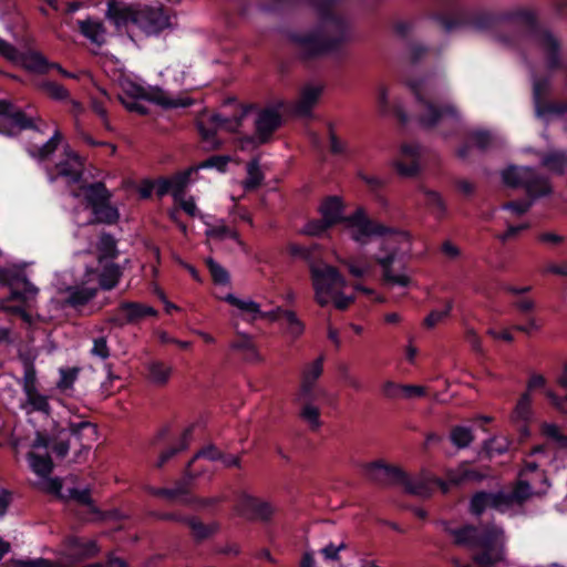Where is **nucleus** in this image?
Instances as JSON below:
<instances>
[{"mask_svg": "<svg viewBox=\"0 0 567 567\" xmlns=\"http://www.w3.org/2000/svg\"><path fill=\"white\" fill-rule=\"evenodd\" d=\"M400 486H402L409 494L420 497H430L435 487H440L443 493L449 491L446 482L435 478L426 472H422L416 476H409L404 472V480L401 481Z\"/></svg>", "mask_w": 567, "mask_h": 567, "instance_id": "9b49d317", "label": "nucleus"}, {"mask_svg": "<svg viewBox=\"0 0 567 567\" xmlns=\"http://www.w3.org/2000/svg\"><path fill=\"white\" fill-rule=\"evenodd\" d=\"M533 44L542 52L545 58L546 66L554 71L560 66L559 43L547 31H540L532 35Z\"/></svg>", "mask_w": 567, "mask_h": 567, "instance_id": "dca6fc26", "label": "nucleus"}, {"mask_svg": "<svg viewBox=\"0 0 567 567\" xmlns=\"http://www.w3.org/2000/svg\"><path fill=\"white\" fill-rule=\"evenodd\" d=\"M60 142H61V134L59 131H55L53 136L48 142H45L41 147L30 146L28 148V152L32 157L43 161V159H47L50 155H52L56 151Z\"/></svg>", "mask_w": 567, "mask_h": 567, "instance_id": "c03bdc74", "label": "nucleus"}, {"mask_svg": "<svg viewBox=\"0 0 567 567\" xmlns=\"http://www.w3.org/2000/svg\"><path fill=\"white\" fill-rule=\"evenodd\" d=\"M97 259L100 264L114 259L118 255L115 238L110 234H102L97 243Z\"/></svg>", "mask_w": 567, "mask_h": 567, "instance_id": "ea45409f", "label": "nucleus"}, {"mask_svg": "<svg viewBox=\"0 0 567 567\" xmlns=\"http://www.w3.org/2000/svg\"><path fill=\"white\" fill-rule=\"evenodd\" d=\"M256 135L260 143H266L280 125V115L274 110H264L255 121Z\"/></svg>", "mask_w": 567, "mask_h": 567, "instance_id": "393cba45", "label": "nucleus"}, {"mask_svg": "<svg viewBox=\"0 0 567 567\" xmlns=\"http://www.w3.org/2000/svg\"><path fill=\"white\" fill-rule=\"evenodd\" d=\"M83 159L73 151H65L64 158L55 165L56 176L65 177L71 183H78L83 175Z\"/></svg>", "mask_w": 567, "mask_h": 567, "instance_id": "aec40b11", "label": "nucleus"}, {"mask_svg": "<svg viewBox=\"0 0 567 567\" xmlns=\"http://www.w3.org/2000/svg\"><path fill=\"white\" fill-rule=\"evenodd\" d=\"M199 458H206V460H209V461H216V460L221 458V453L218 450H216L214 446H208V447H205L202 451H199L193 457V460L187 464L186 472H185V480L186 481H190V480H193V478H195V477L200 475V472H198L195 468H193L194 464Z\"/></svg>", "mask_w": 567, "mask_h": 567, "instance_id": "37998d69", "label": "nucleus"}, {"mask_svg": "<svg viewBox=\"0 0 567 567\" xmlns=\"http://www.w3.org/2000/svg\"><path fill=\"white\" fill-rule=\"evenodd\" d=\"M323 372V358L319 357L312 362L307 363L302 369L301 382L297 395L302 398H319L323 391L317 381Z\"/></svg>", "mask_w": 567, "mask_h": 567, "instance_id": "4468645a", "label": "nucleus"}, {"mask_svg": "<svg viewBox=\"0 0 567 567\" xmlns=\"http://www.w3.org/2000/svg\"><path fill=\"white\" fill-rule=\"evenodd\" d=\"M318 398H302L296 395V402L299 404V416L309 426L311 431H318L322 422L320 420V409L313 404Z\"/></svg>", "mask_w": 567, "mask_h": 567, "instance_id": "bb28decb", "label": "nucleus"}, {"mask_svg": "<svg viewBox=\"0 0 567 567\" xmlns=\"http://www.w3.org/2000/svg\"><path fill=\"white\" fill-rule=\"evenodd\" d=\"M206 235L209 238L219 239V240H223V239H226V238H231V239L236 240V243L244 250H246V245L240 239L238 233L234 228H230V227H228V226H226L224 224H219V225H215V226L209 227L206 230Z\"/></svg>", "mask_w": 567, "mask_h": 567, "instance_id": "49530a36", "label": "nucleus"}, {"mask_svg": "<svg viewBox=\"0 0 567 567\" xmlns=\"http://www.w3.org/2000/svg\"><path fill=\"white\" fill-rule=\"evenodd\" d=\"M230 348L240 352L244 360L248 362H260L262 360L252 338L248 334H238L230 343Z\"/></svg>", "mask_w": 567, "mask_h": 567, "instance_id": "2f4dec72", "label": "nucleus"}, {"mask_svg": "<svg viewBox=\"0 0 567 567\" xmlns=\"http://www.w3.org/2000/svg\"><path fill=\"white\" fill-rule=\"evenodd\" d=\"M420 150L414 144L401 146L400 156L394 162V167L402 176H413L419 171Z\"/></svg>", "mask_w": 567, "mask_h": 567, "instance_id": "4be33fe9", "label": "nucleus"}, {"mask_svg": "<svg viewBox=\"0 0 567 567\" xmlns=\"http://www.w3.org/2000/svg\"><path fill=\"white\" fill-rule=\"evenodd\" d=\"M22 63L32 72L47 73L49 71V61L40 52H29L22 58Z\"/></svg>", "mask_w": 567, "mask_h": 567, "instance_id": "09e8293b", "label": "nucleus"}, {"mask_svg": "<svg viewBox=\"0 0 567 567\" xmlns=\"http://www.w3.org/2000/svg\"><path fill=\"white\" fill-rule=\"evenodd\" d=\"M449 533L456 545L478 549L472 556L478 567H494L505 559L504 530L494 524L481 528L464 525L450 529Z\"/></svg>", "mask_w": 567, "mask_h": 567, "instance_id": "f03ea898", "label": "nucleus"}, {"mask_svg": "<svg viewBox=\"0 0 567 567\" xmlns=\"http://www.w3.org/2000/svg\"><path fill=\"white\" fill-rule=\"evenodd\" d=\"M443 310H432L424 319L423 324L427 329H432L436 327L439 323H441L444 319H446L452 309H453V301L446 300L444 303Z\"/></svg>", "mask_w": 567, "mask_h": 567, "instance_id": "4d7b16f0", "label": "nucleus"}, {"mask_svg": "<svg viewBox=\"0 0 567 567\" xmlns=\"http://www.w3.org/2000/svg\"><path fill=\"white\" fill-rule=\"evenodd\" d=\"M190 434H192V429L190 427L186 429L182 434L181 442H179L178 446L168 449L167 451L163 452L159 455L158 461L156 462V467H158V468L163 467L164 464L169 458H172L178 452L185 450L188 446V443L190 440Z\"/></svg>", "mask_w": 567, "mask_h": 567, "instance_id": "6e6d98bb", "label": "nucleus"}, {"mask_svg": "<svg viewBox=\"0 0 567 567\" xmlns=\"http://www.w3.org/2000/svg\"><path fill=\"white\" fill-rule=\"evenodd\" d=\"M87 207L92 209L96 221L115 224L118 220V212L110 203L112 194L104 183L96 182L81 186Z\"/></svg>", "mask_w": 567, "mask_h": 567, "instance_id": "423d86ee", "label": "nucleus"}, {"mask_svg": "<svg viewBox=\"0 0 567 567\" xmlns=\"http://www.w3.org/2000/svg\"><path fill=\"white\" fill-rule=\"evenodd\" d=\"M342 262L348 267L349 272L353 277H364L372 271L373 265L372 262L364 257H350L348 259L342 260Z\"/></svg>", "mask_w": 567, "mask_h": 567, "instance_id": "de8ad7c7", "label": "nucleus"}, {"mask_svg": "<svg viewBox=\"0 0 567 567\" xmlns=\"http://www.w3.org/2000/svg\"><path fill=\"white\" fill-rule=\"evenodd\" d=\"M198 172V167L192 166L185 171L178 172L171 176V184L173 188V199L184 196L185 188L190 182L194 173Z\"/></svg>", "mask_w": 567, "mask_h": 567, "instance_id": "a19ab883", "label": "nucleus"}, {"mask_svg": "<svg viewBox=\"0 0 567 567\" xmlns=\"http://www.w3.org/2000/svg\"><path fill=\"white\" fill-rule=\"evenodd\" d=\"M80 368H66L60 370V380L56 385L60 390L66 391L72 389L75 380L78 379Z\"/></svg>", "mask_w": 567, "mask_h": 567, "instance_id": "680f3d73", "label": "nucleus"}, {"mask_svg": "<svg viewBox=\"0 0 567 567\" xmlns=\"http://www.w3.org/2000/svg\"><path fill=\"white\" fill-rule=\"evenodd\" d=\"M518 477L522 478L524 483H527V486H529L534 493H537L539 496L546 494L549 486L546 473L540 470L535 462L526 461Z\"/></svg>", "mask_w": 567, "mask_h": 567, "instance_id": "412c9836", "label": "nucleus"}, {"mask_svg": "<svg viewBox=\"0 0 567 567\" xmlns=\"http://www.w3.org/2000/svg\"><path fill=\"white\" fill-rule=\"evenodd\" d=\"M300 53L313 56L337 50L348 37L342 23L333 17L324 19L322 27L313 33L295 34L291 37Z\"/></svg>", "mask_w": 567, "mask_h": 567, "instance_id": "20e7f679", "label": "nucleus"}, {"mask_svg": "<svg viewBox=\"0 0 567 567\" xmlns=\"http://www.w3.org/2000/svg\"><path fill=\"white\" fill-rule=\"evenodd\" d=\"M65 550L75 559H84L95 556L99 547L92 539L70 538L65 543Z\"/></svg>", "mask_w": 567, "mask_h": 567, "instance_id": "cd10ccee", "label": "nucleus"}, {"mask_svg": "<svg viewBox=\"0 0 567 567\" xmlns=\"http://www.w3.org/2000/svg\"><path fill=\"white\" fill-rule=\"evenodd\" d=\"M138 10L116 0L107 1L106 17L117 28L128 27L130 24H136V17Z\"/></svg>", "mask_w": 567, "mask_h": 567, "instance_id": "5701e85b", "label": "nucleus"}, {"mask_svg": "<svg viewBox=\"0 0 567 567\" xmlns=\"http://www.w3.org/2000/svg\"><path fill=\"white\" fill-rule=\"evenodd\" d=\"M97 292V288L95 287H69L66 289V300L68 306L79 309L85 306L89 301H91Z\"/></svg>", "mask_w": 567, "mask_h": 567, "instance_id": "72a5a7b5", "label": "nucleus"}, {"mask_svg": "<svg viewBox=\"0 0 567 567\" xmlns=\"http://www.w3.org/2000/svg\"><path fill=\"white\" fill-rule=\"evenodd\" d=\"M102 265L103 270L99 276L100 287L104 290H111L117 285L122 276L121 268L113 262H103Z\"/></svg>", "mask_w": 567, "mask_h": 567, "instance_id": "58836bf2", "label": "nucleus"}, {"mask_svg": "<svg viewBox=\"0 0 567 567\" xmlns=\"http://www.w3.org/2000/svg\"><path fill=\"white\" fill-rule=\"evenodd\" d=\"M240 123L241 116L226 118L219 114H204L198 118L197 126L203 141L210 148H216L218 146V141L216 140L217 131L235 132L240 126Z\"/></svg>", "mask_w": 567, "mask_h": 567, "instance_id": "6e6552de", "label": "nucleus"}, {"mask_svg": "<svg viewBox=\"0 0 567 567\" xmlns=\"http://www.w3.org/2000/svg\"><path fill=\"white\" fill-rule=\"evenodd\" d=\"M533 419V398L529 393H522L509 414V422L519 432L522 439L529 436V425Z\"/></svg>", "mask_w": 567, "mask_h": 567, "instance_id": "ddd939ff", "label": "nucleus"}, {"mask_svg": "<svg viewBox=\"0 0 567 567\" xmlns=\"http://www.w3.org/2000/svg\"><path fill=\"white\" fill-rule=\"evenodd\" d=\"M20 282L22 290H19V284H17L16 288L12 290V298L27 299L29 297H34L38 293V288L34 285H32L28 279L22 278Z\"/></svg>", "mask_w": 567, "mask_h": 567, "instance_id": "e2e57ef3", "label": "nucleus"}, {"mask_svg": "<svg viewBox=\"0 0 567 567\" xmlns=\"http://www.w3.org/2000/svg\"><path fill=\"white\" fill-rule=\"evenodd\" d=\"M416 97V113L419 122L424 127H433L440 124L456 125L460 114L451 103L440 102L433 85L427 80H422L411 85Z\"/></svg>", "mask_w": 567, "mask_h": 567, "instance_id": "7ed1b4c3", "label": "nucleus"}, {"mask_svg": "<svg viewBox=\"0 0 567 567\" xmlns=\"http://www.w3.org/2000/svg\"><path fill=\"white\" fill-rule=\"evenodd\" d=\"M450 439L458 449L467 447L474 440L473 432L466 426H455L451 430Z\"/></svg>", "mask_w": 567, "mask_h": 567, "instance_id": "864d4df0", "label": "nucleus"}, {"mask_svg": "<svg viewBox=\"0 0 567 567\" xmlns=\"http://www.w3.org/2000/svg\"><path fill=\"white\" fill-rule=\"evenodd\" d=\"M539 496L537 493H534V491L527 486V483H524L522 478L518 477V481L513 489L512 493L505 494V505L506 508L514 505V504H523L527 499Z\"/></svg>", "mask_w": 567, "mask_h": 567, "instance_id": "4c0bfd02", "label": "nucleus"}, {"mask_svg": "<svg viewBox=\"0 0 567 567\" xmlns=\"http://www.w3.org/2000/svg\"><path fill=\"white\" fill-rule=\"evenodd\" d=\"M284 319L286 321V332L292 339H298L305 332V324L298 318L297 313L292 310L284 311Z\"/></svg>", "mask_w": 567, "mask_h": 567, "instance_id": "603ef678", "label": "nucleus"}, {"mask_svg": "<svg viewBox=\"0 0 567 567\" xmlns=\"http://www.w3.org/2000/svg\"><path fill=\"white\" fill-rule=\"evenodd\" d=\"M224 300L237 309L238 316L248 321L252 322L261 315L260 305L251 299H240L229 293Z\"/></svg>", "mask_w": 567, "mask_h": 567, "instance_id": "7c9ffc66", "label": "nucleus"}, {"mask_svg": "<svg viewBox=\"0 0 567 567\" xmlns=\"http://www.w3.org/2000/svg\"><path fill=\"white\" fill-rule=\"evenodd\" d=\"M40 89L49 97L56 101H65L70 97L69 91L61 84L53 81H44L40 84Z\"/></svg>", "mask_w": 567, "mask_h": 567, "instance_id": "13d9d810", "label": "nucleus"}, {"mask_svg": "<svg viewBox=\"0 0 567 567\" xmlns=\"http://www.w3.org/2000/svg\"><path fill=\"white\" fill-rule=\"evenodd\" d=\"M542 165L556 175H563L567 169V153L551 151L542 157Z\"/></svg>", "mask_w": 567, "mask_h": 567, "instance_id": "e433bc0d", "label": "nucleus"}, {"mask_svg": "<svg viewBox=\"0 0 567 567\" xmlns=\"http://www.w3.org/2000/svg\"><path fill=\"white\" fill-rule=\"evenodd\" d=\"M141 96L150 102H153L157 105H161L165 109H173L178 107L182 104L178 102V100L172 99L167 95L166 92L156 89L152 90L150 92H143Z\"/></svg>", "mask_w": 567, "mask_h": 567, "instance_id": "8fccbe9b", "label": "nucleus"}, {"mask_svg": "<svg viewBox=\"0 0 567 567\" xmlns=\"http://www.w3.org/2000/svg\"><path fill=\"white\" fill-rule=\"evenodd\" d=\"M540 432L543 435L563 445H567V436L561 434L559 427L556 424L545 422L540 425Z\"/></svg>", "mask_w": 567, "mask_h": 567, "instance_id": "338daca9", "label": "nucleus"}, {"mask_svg": "<svg viewBox=\"0 0 567 567\" xmlns=\"http://www.w3.org/2000/svg\"><path fill=\"white\" fill-rule=\"evenodd\" d=\"M264 179V175L261 173L259 162L257 159H252L247 165V177L243 182V186L246 190H252L260 186Z\"/></svg>", "mask_w": 567, "mask_h": 567, "instance_id": "3c124183", "label": "nucleus"}, {"mask_svg": "<svg viewBox=\"0 0 567 567\" xmlns=\"http://www.w3.org/2000/svg\"><path fill=\"white\" fill-rule=\"evenodd\" d=\"M91 354L96 358H100L101 360H106L110 358L111 350L106 337H99L93 340Z\"/></svg>", "mask_w": 567, "mask_h": 567, "instance_id": "0e129e2a", "label": "nucleus"}, {"mask_svg": "<svg viewBox=\"0 0 567 567\" xmlns=\"http://www.w3.org/2000/svg\"><path fill=\"white\" fill-rule=\"evenodd\" d=\"M147 492L154 496L165 497L169 501H175L177 497L187 493V487L184 485H177L174 488H155L147 487Z\"/></svg>", "mask_w": 567, "mask_h": 567, "instance_id": "052dcab7", "label": "nucleus"}, {"mask_svg": "<svg viewBox=\"0 0 567 567\" xmlns=\"http://www.w3.org/2000/svg\"><path fill=\"white\" fill-rule=\"evenodd\" d=\"M21 385L24 394V399L21 402V409L27 414L38 412L49 415L51 413L49 396L42 394L38 389L37 372L32 362H24Z\"/></svg>", "mask_w": 567, "mask_h": 567, "instance_id": "0eeeda50", "label": "nucleus"}, {"mask_svg": "<svg viewBox=\"0 0 567 567\" xmlns=\"http://www.w3.org/2000/svg\"><path fill=\"white\" fill-rule=\"evenodd\" d=\"M164 520H176L185 523L192 532L196 542H203L215 535L219 530L218 523L204 524L197 517H181L175 514H164L159 516Z\"/></svg>", "mask_w": 567, "mask_h": 567, "instance_id": "6ab92c4d", "label": "nucleus"}, {"mask_svg": "<svg viewBox=\"0 0 567 567\" xmlns=\"http://www.w3.org/2000/svg\"><path fill=\"white\" fill-rule=\"evenodd\" d=\"M365 475L368 480L382 486L401 485V481L404 480V472L401 468L381 462L369 464Z\"/></svg>", "mask_w": 567, "mask_h": 567, "instance_id": "2eb2a0df", "label": "nucleus"}, {"mask_svg": "<svg viewBox=\"0 0 567 567\" xmlns=\"http://www.w3.org/2000/svg\"><path fill=\"white\" fill-rule=\"evenodd\" d=\"M381 393L390 400L403 399V384L393 381H385L381 386Z\"/></svg>", "mask_w": 567, "mask_h": 567, "instance_id": "69168bd1", "label": "nucleus"}, {"mask_svg": "<svg viewBox=\"0 0 567 567\" xmlns=\"http://www.w3.org/2000/svg\"><path fill=\"white\" fill-rule=\"evenodd\" d=\"M236 512L248 520H269L276 513V508L269 502L249 495L239 497Z\"/></svg>", "mask_w": 567, "mask_h": 567, "instance_id": "f8f14e48", "label": "nucleus"}, {"mask_svg": "<svg viewBox=\"0 0 567 567\" xmlns=\"http://www.w3.org/2000/svg\"><path fill=\"white\" fill-rule=\"evenodd\" d=\"M320 213L327 224L336 225L340 221L344 223V218L342 216V203L339 197H329L324 199L320 206Z\"/></svg>", "mask_w": 567, "mask_h": 567, "instance_id": "c9c22d12", "label": "nucleus"}, {"mask_svg": "<svg viewBox=\"0 0 567 567\" xmlns=\"http://www.w3.org/2000/svg\"><path fill=\"white\" fill-rule=\"evenodd\" d=\"M422 192L424 195L425 204L429 206L432 214L436 218H442L445 214V204H444L442 197L440 196V194H437L434 190H429V189H423Z\"/></svg>", "mask_w": 567, "mask_h": 567, "instance_id": "5fc2aeb1", "label": "nucleus"}, {"mask_svg": "<svg viewBox=\"0 0 567 567\" xmlns=\"http://www.w3.org/2000/svg\"><path fill=\"white\" fill-rule=\"evenodd\" d=\"M168 23V18L162 9L145 8L138 10L135 27L146 35H152L159 33Z\"/></svg>", "mask_w": 567, "mask_h": 567, "instance_id": "f3484780", "label": "nucleus"}, {"mask_svg": "<svg viewBox=\"0 0 567 567\" xmlns=\"http://www.w3.org/2000/svg\"><path fill=\"white\" fill-rule=\"evenodd\" d=\"M173 374V367L163 361H151L146 364V379L155 386H164Z\"/></svg>", "mask_w": 567, "mask_h": 567, "instance_id": "c85d7f7f", "label": "nucleus"}, {"mask_svg": "<svg viewBox=\"0 0 567 567\" xmlns=\"http://www.w3.org/2000/svg\"><path fill=\"white\" fill-rule=\"evenodd\" d=\"M174 202L178 205V207L184 210L188 216L196 217L198 214V209L193 196L185 197L181 196L179 198H175Z\"/></svg>", "mask_w": 567, "mask_h": 567, "instance_id": "774afa93", "label": "nucleus"}, {"mask_svg": "<svg viewBox=\"0 0 567 567\" xmlns=\"http://www.w3.org/2000/svg\"><path fill=\"white\" fill-rule=\"evenodd\" d=\"M310 278L315 290V300L324 307L347 286L346 279L337 268L326 262L310 265Z\"/></svg>", "mask_w": 567, "mask_h": 567, "instance_id": "39448f33", "label": "nucleus"}, {"mask_svg": "<svg viewBox=\"0 0 567 567\" xmlns=\"http://www.w3.org/2000/svg\"><path fill=\"white\" fill-rule=\"evenodd\" d=\"M206 265L215 284L226 285L229 282L228 271L213 258L206 260Z\"/></svg>", "mask_w": 567, "mask_h": 567, "instance_id": "bf43d9fd", "label": "nucleus"}, {"mask_svg": "<svg viewBox=\"0 0 567 567\" xmlns=\"http://www.w3.org/2000/svg\"><path fill=\"white\" fill-rule=\"evenodd\" d=\"M322 90L323 87L320 84L305 85L300 91L298 100L295 102L293 111L302 116L310 114L311 110L318 103Z\"/></svg>", "mask_w": 567, "mask_h": 567, "instance_id": "a878e982", "label": "nucleus"}, {"mask_svg": "<svg viewBox=\"0 0 567 567\" xmlns=\"http://www.w3.org/2000/svg\"><path fill=\"white\" fill-rule=\"evenodd\" d=\"M346 228L350 237L361 244H367L374 236H382L380 251L374 256L375 262L381 267V280L388 288L408 287L411 277L405 268L395 271L394 265L400 252L399 237L386 236L390 228L367 217L363 208L359 207L353 214L344 218Z\"/></svg>", "mask_w": 567, "mask_h": 567, "instance_id": "f257e3e1", "label": "nucleus"}, {"mask_svg": "<svg viewBox=\"0 0 567 567\" xmlns=\"http://www.w3.org/2000/svg\"><path fill=\"white\" fill-rule=\"evenodd\" d=\"M49 446V439L38 432L31 444V451L28 453L31 471L42 478H47L53 470V462L47 452Z\"/></svg>", "mask_w": 567, "mask_h": 567, "instance_id": "1a4fd4ad", "label": "nucleus"}, {"mask_svg": "<svg viewBox=\"0 0 567 567\" xmlns=\"http://www.w3.org/2000/svg\"><path fill=\"white\" fill-rule=\"evenodd\" d=\"M61 498H65L68 501H73L76 504L86 507V514L87 515H94L97 513V509L93 503V499L91 497V493L89 489H76L71 488L69 489V494L66 496H61Z\"/></svg>", "mask_w": 567, "mask_h": 567, "instance_id": "a18cd8bd", "label": "nucleus"}, {"mask_svg": "<svg viewBox=\"0 0 567 567\" xmlns=\"http://www.w3.org/2000/svg\"><path fill=\"white\" fill-rule=\"evenodd\" d=\"M157 310L140 302H122L109 318V322L117 327L138 323L146 317H156Z\"/></svg>", "mask_w": 567, "mask_h": 567, "instance_id": "9d476101", "label": "nucleus"}, {"mask_svg": "<svg viewBox=\"0 0 567 567\" xmlns=\"http://www.w3.org/2000/svg\"><path fill=\"white\" fill-rule=\"evenodd\" d=\"M502 176L506 185L512 187H524L527 193H534L537 190L535 183H540L544 187L543 189L548 190L545 182L530 179L533 177V168L530 167H509L503 172Z\"/></svg>", "mask_w": 567, "mask_h": 567, "instance_id": "a211bd4d", "label": "nucleus"}, {"mask_svg": "<svg viewBox=\"0 0 567 567\" xmlns=\"http://www.w3.org/2000/svg\"><path fill=\"white\" fill-rule=\"evenodd\" d=\"M504 493L480 492L473 495L470 503L472 514L480 516L487 508L503 511L506 508Z\"/></svg>", "mask_w": 567, "mask_h": 567, "instance_id": "b1692460", "label": "nucleus"}, {"mask_svg": "<svg viewBox=\"0 0 567 567\" xmlns=\"http://www.w3.org/2000/svg\"><path fill=\"white\" fill-rule=\"evenodd\" d=\"M0 114L4 115L3 125L11 126L12 130L17 128V131H21L35 127L33 117L27 116V114L21 111L9 112V106L7 104L0 103Z\"/></svg>", "mask_w": 567, "mask_h": 567, "instance_id": "473e14b6", "label": "nucleus"}, {"mask_svg": "<svg viewBox=\"0 0 567 567\" xmlns=\"http://www.w3.org/2000/svg\"><path fill=\"white\" fill-rule=\"evenodd\" d=\"M70 432L82 447L86 450L91 449V444L96 437L95 426L87 421L72 423L70 425Z\"/></svg>", "mask_w": 567, "mask_h": 567, "instance_id": "f704fd0d", "label": "nucleus"}, {"mask_svg": "<svg viewBox=\"0 0 567 567\" xmlns=\"http://www.w3.org/2000/svg\"><path fill=\"white\" fill-rule=\"evenodd\" d=\"M80 31L90 41L96 44H102L105 41V29L102 23L97 21H80Z\"/></svg>", "mask_w": 567, "mask_h": 567, "instance_id": "79ce46f5", "label": "nucleus"}, {"mask_svg": "<svg viewBox=\"0 0 567 567\" xmlns=\"http://www.w3.org/2000/svg\"><path fill=\"white\" fill-rule=\"evenodd\" d=\"M487 475L481 473L478 470L471 467L466 463L460 464L456 468L449 470L446 472L447 484H463L466 482H478L485 478Z\"/></svg>", "mask_w": 567, "mask_h": 567, "instance_id": "c756f323", "label": "nucleus"}]
</instances>
